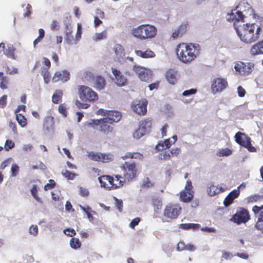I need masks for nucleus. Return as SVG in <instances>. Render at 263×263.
<instances>
[{
	"instance_id": "56",
	"label": "nucleus",
	"mask_w": 263,
	"mask_h": 263,
	"mask_svg": "<svg viewBox=\"0 0 263 263\" xmlns=\"http://www.w3.org/2000/svg\"><path fill=\"white\" fill-rule=\"evenodd\" d=\"M64 233L70 237H72L76 235V233L73 229L68 228L64 231Z\"/></svg>"
},
{
	"instance_id": "31",
	"label": "nucleus",
	"mask_w": 263,
	"mask_h": 263,
	"mask_svg": "<svg viewBox=\"0 0 263 263\" xmlns=\"http://www.w3.org/2000/svg\"><path fill=\"white\" fill-rule=\"evenodd\" d=\"M186 31V25L185 24H181L172 33V37L174 39L181 37L182 35L185 33Z\"/></svg>"
},
{
	"instance_id": "52",
	"label": "nucleus",
	"mask_w": 263,
	"mask_h": 263,
	"mask_svg": "<svg viewBox=\"0 0 263 263\" xmlns=\"http://www.w3.org/2000/svg\"><path fill=\"white\" fill-rule=\"evenodd\" d=\"M31 193L33 197L37 201L40 200V198L37 195V190L36 186L34 185L31 189Z\"/></svg>"
},
{
	"instance_id": "40",
	"label": "nucleus",
	"mask_w": 263,
	"mask_h": 263,
	"mask_svg": "<svg viewBox=\"0 0 263 263\" xmlns=\"http://www.w3.org/2000/svg\"><path fill=\"white\" fill-rule=\"evenodd\" d=\"M96 77L93 73L89 70H86L83 73V79L87 82L93 81Z\"/></svg>"
},
{
	"instance_id": "58",
	"label": "nucleus",
	"mask_w": 263,
	"mask_h": 263,
	"mask_svg": "<svg viewBox=\"0 0 263 263\" xmlns=\"http://www.w3.org/2000/svg\"><path fill=\"white\" fill-rule=\"evenodd\" d=\"M114 178H115V182H114L115 183L118 182L120 181H121V182H122L121 183H122V184L121 185V187L123 186L124 184L126 182L125 180H124V179H123V177L120 175H115Z\"/></svg>"
},
{
	"instance_id": "26",
	"label": "nucleus",
	"mask_w": 263,
	"mask_h": 263,
	"mask_svg": "<svg viewBox=\"0 0 263 263\" xmlns=\"http://www.w3.org/2000/svg\"><path fill=\"white\" fill-rule=\"evenodd\" d=\"M241 6L242 4L240 3L238 6V8H240V10L236 11L235 12H232L230 19H232L233 21H235L236 22H239L240 21H241L243 22H245V15L241 11L242 9Z\"/></svg>"
},
{
	"instance_id": "24",
	"label": "nucleus",
	"mask_w": 263,
	"mask_h": 263,
	"mask_svg": "<svg viewBox=\"0 0 263 263\" xmlns=\"http://www.w3.org/2000/svg\"><path fill=\"white\" fill-rule=\"evenodd\" d=\"M65 40L68 44L73 45L77 44L76 37H74L72 35V30L71 26H67L66 27Z\"/></svg>"
},
{
	"instance_id": "62",
	"label": "nucleus",
	"mask_w": 263,
	"mask_h": 263,
	"mask_svg": "<svg viewBox=\"0 0 263 263\" xmlns=\"http://www.w3.org/2000/svg\"><path fill=\"white\" fill-rule=\"evenodd\" d=\"M29 231L31 234L36 235L38 233V228L36 226L32 225L29 228Z\"/></svg>"
},
{
	"instance_id": "16",
	"label": "nucleus",
	"mask_w": 263,
	"mask_h": 263,
	"mask_svg": "<svg viewBox=\"0 0 263 263\" xmlns=\"http://www.w3.org/2000/svg\"><path fill=\"white\" fill-rule=\"evenodd\" d=\"M111 71L114 76L112 78V81L117 85L119 86H123L127 84V79L123 76L119 70L115 68H112Z\"/></svg>"
},
{
	"instance_id": "6",
	"label": "nucleus",
	"mask_w": 263,
	"mask_h": 263,
	"mask_svg": "<svg viewBox=\"0 0 263 263\" xmlns=\"http://www.w3.org/2000/svg\"><path fill=\"white\" fill-rule=\"evenodd\" d=\"M123 172V179L130 182L137 176V168L135 162H125L121 166Z\"/></svg>"
},
{
	"instance_id": "39",
	"label": "nucleus",
	"mask_w": 263,
	"mask_h": 263,
	"mask_svg": "<svg viewBox=\"0 0 263 263\" xmlns=\"http://www.w3.org/2000/svg\"><path fill=\"white\" fill-rule=\"evenodd\" d=\"M179 228L183 229V230H196L200 228V225L199 224H195V223H182L179 225Z\"/></svg>"
},
{
	"instance_id": "55",
	"label": "nucleus",
	"mask_w": 263,
	"mask_h": 263,
	"mask_svg": "<svg viewBox=\"0 0 263 263\" xmlns=\"http://www.w3.org/2000/svg\"><path fill=\"white\" fill-rule=\"evenodd\" d=\"M7 101V96L3 95L0 98V107L4 108L6 106Z\"/></svg>"
},
{
	"instance_id": "45",
	"label": "nucleus",
	"mask_w": 263,
	"mask_h": 263,
	"mask_svg": "<svg viewBox=\"0 0 263 263\" xmlns=\"http://www.w3.org/2000/svg\"><path fill=\"white\" fill-rule=\"evenodd\" d=\"M146 133V132H145L142 128H141L139 126V128L134 133L133 137L134 138L138 139L142 137Z\"/></svg>"
},
{
	"instance_id": "4",
	"label": "nucleus",
	"mask_w": 263,
	"mask_h": 263,
	"mask_svg": "<svg viewBox=\"0 0 263 263\" xmlns=\"http://www.w3.org/2000/svg\"><path fill=\"white\" fill-rule=\"evenodd\" d=\"M157 33L156 27L149 24H143L132 30V35L140 40L154 38Z\"/></svg>"
},
{
	"instance_id": "14",
	"label": "nucleus",
	"mask_w": 263,
	"mask_h": 263,
	"mask_svg": "<svg viewBox=\"0 0 263 263\" xmlns=\"http://www.w3.org/2000/svg\"><path fill=\"white\" fill-rule=\"evenodd\" d=\"M133 70L138 75V78L143 81L149 82L152 77V72L151 71L146 69L144 67L134 65Z\"/></svg>"
},
{
	"instance_id": "35",
	"label": "nucleus",
	"mask_w": 263,
	"mask_h": 263,
	"mask_svg": "<svg viewBox=\"0 0 263 263\" xmlns=\"http://www.w3.org/2000/svg\"><path fill=\"white\" fill-rule=\"evenodd\" d=\"M136 54L139 57L143 58H153L155 56L154 52L151 50H146L145 51H142L140 50L135 51Z\"/></svg>"
},
{
	"instance_id": "1",
	"label": "nucleus",
	"mask_w": 263,
	"mask_h": 263,
	"mask_svg": "<svg viewBox=\"0 0 263 263\" xmlns=\"http://www.w3.org/2000/svg\"><path fill=\"white\" fill-rule=\"evenodd\" d=\"M234 26L240 40L246 44H251L256 41L261 31V27L254 23H246L242 26H238L235 22Z\"/></svg>"
},
{
	"instance_id": "22",
	"label": "nucleus",
	"mask_w": 263,
	"mask_h": 263,
	"mask_svg": "<svg viewBox=\"0 0 263 263\" xmlns=\"http://www.w3.org/2000/svg\"><path fill=\"white\" fill-rule=\"evenodd\" d=\"M242 185L239 186L237 189H235L231 191L228 195L225 198L223 201V204L226 206H229L231 204L234 200L238 197L240 195V187Z\"/></svg>"
},
{
	"instance_id": "10",
	"label": "nucleus",
	"mask_w": 263,
	"mask_h": 263,
	"mask_svg": "<svg viewBox=\"0 0 263 263\" xmlns=\"http://www.w3.org/2000/svg\"><path fill=\"white\" fill-rule=\"evenodd\" d=\"M193 186L191 180L186 181L183 190L179 193L180 200L183 202L187 203L192 201L194 198Z\"/></svg>"
},
{
	"instance_id": "54",
	"label": "nucleus",
	"mask_w": 263,
	"mask_h": 263,
	"mask_svg": "<svg viewBox=\"0 0 263 263\" xmlns=\"http://www.w3.org/2000/svg\"><path fill=\"white\" fill-rule=\"evenodd\" d=\"M140 221V219L138 217L135 218L130 222L129 226L132 229H134L135 227L137 226Z\"/></svg>"
},
{
	"instance_id": "25",
	"label": "nucleus",
	"mask_w": 263,
	"mask_h": 263,
	"mask_svg": "<svg viewBox=\"0 0 263 263\" xmlns=\"http://www.w3.org/2000/svg\"><path fill=\"white\" fill-rule=\"evenodd\" d=\"M250 53L252 55L263 54V41L254 44L250 49Z\"/></svg>"
},
{
	"instance_id": "36",
	"label": "nucleus",
	"mask_w": 263,
	"mask_h": 263,
	"mask_svg": "<svg viewBox=\"0 0 263 263\" xmlns=\"http://www.w3.org/2000/svg\"><path fill=\"white\" fill-rule=\"evenodd\" d=\"M63 91L61 90H56L52 97V101L54 104L61 102L63 96Z\"/></svg>"
},
{
	"instance_id": "23",
	"label": "nucleus",
	"mask_w": 263,
	"mask_h": 263,
	"mask_svg": "<svg viewBox=\"0 0 263 263\" xmlns=\"http://www.w3.org/2000/svg\"><path fill=\"white\" fill-rule=\"evenodd\" d=\"M54 127V118L51 116L46 117L43 121V130L46 132L52 131Z\"/></svg>"
},
{
	"instance_id": "48",
	"label": "nucleus",
	"mask_w": 263,
	"mask_h": 263,
	"mask_svg": "<svg viewBox=\"0 0 263 263\" xmlns=\"http://www.w3.org/2000/svg\"><path fill=\"white\" fill-rule=\"evenodd\" d=\"M55 186V182L53 179H50L49 180V183L46 184L44 187V189L45 191H48L53 189Z\"/></svg>"
},
{
	"instance_id": "38",
	"label": "nucleus",
	"mask_w": 263,
	"mask_h": 263,
	"mask_svg": "<svg viewBox=\"0 0 263 263\" xmlns=\"http://www.w3.org/2000/svg\"><path fill=\"white\" fill-rule=\"evenodd\" d=\"M16 119L18 124L22 127H24L27 124V119L21 114H16Z\"/></svg>"
},
{
	"instance_id": "12",
	"label": "nucleus",
	"mask_w": 263,
	"mask_h": 263,
	"mask_svg": "<svg viewBox=\"0 0 263 263\" xmlns=\"http://www.w3.org/2000/svg\"><path fill=\"white\" fill-rule=\"evenodd\" d=\"M250 219L249 211L243 208H240L233 216L232 220L237 224L246 223Z\"/></svg>"
},
{
	"instance_id": "51",
	"label": "nucleus",
	"mask_w": 263,
	"mask_h": 263,
	"mask_svg": "<svg viewBox=\"0 0 263 263\" xmlns=\"http://www.w3.org/2000/svg\"><path fill=\"white\" fill-rule=\"evenodd\" d=\"M19 171V167L16 164H13L11 168V176H16Z\"/></svg>"
},
{
	"instance_id": "30",
	"label": "nucleus",
	"mask_w": 263,
	"mask_h": 263,
	"mask_svg": "<svg viewBox=\"0 0 263 263\" xmlns=\"http://www.w3.org/2000/svg\"><path fill=\"white\" fill-rule=\"evenodd\" d=\"M224 191V189L223 187H218L214 184H211L207 190L208 195L210 196H214Z\"/></svg>"
},
{
	"instance_id": "27",
	"label": "nucleus",
	"mask_w": 263,
	"mask_h": 263,
	"mask_svg": "<svg viewBox=\"0 0 263 263\" xmlns=\"http://www.w3.org/2000/svg\"><path fill=\"white\" fill-rule=\"evenodd\" d=\"M93 81V86L97 90H102L104 89L106 83L105 78L101 76H96Z\"/></svg>"
},
{
	"instance_id": "32",
	"label": "nucleus",
	"mask_w": 263,
	"mask_h": 263,
	"mask_svg": "<svg viewBox=\"0 0 263 263\" xmlns=\"http://www.w3.org/2000/svg\"><path fill=\"white\" fill-rule=\"evenodd\" d=\"M124 160L127 159H135L138 160H142L143 158V154L139 152H127L122 157Z\"/></svg>"
},
{
	"instance_id": "49",
	"label": "nucleus",
	"mask_w": 263,
	"mask_h": 263,
	"mask_svg": "<svg viewBox=\"0 0 263 263\" xmlns=\"http://www.w3.org/2000/svg\"><path fill=\"white\" fill-rule=\"evenodd\" d=\"M82 33V27L81 24H78L77 31L75 36L76 41H79L81 37Z\"/></svg>"
},
{
	"instance_id": "33",
	"label": "nucleus",
	"mask_w": 263,
	"mask_h": 263,
	"mask_svg": "<svg viewBox=\"0 0 263 263\" xmlns=\"http://www.w3.org/2000/svg\"><path fill=\"white\" fill-rule=\"evenodd\" d=\"M0 88L3 89H7L8 88L9 84V79L6 77L4 76V72H0Z\"/></svg>"
},
{
	"instance_id": "46",
	"label": "nucleus",
	"mask_w": 263,
	"mask_h": 263,
	"mask_svg": "<svg viewBox=\"0 0 263 263\" xmlns=\"http://www.w3.org/2000/svg\"><path fill=\"white\" fill-rule=\"evenodd\" d=\"M67 107L65 104H61L58 107L59 112L62 114L64 117H67Z\"/></svg>"
},
{
	"instance_id": "50",
	"label": "nucleus",
	"mask_w": 263,
	"mask_h": 263,
	"mask_svg": "<svg viewBox=\"0 0 263 263\" xmlns=\"http://www.w3.org/2000/svg\"><path fill=\"white\" fill-rule=\"evenodd\" d=\"M232 154V151L228 149H222L219 152V156H228Z\"/></svg>"
},
{
	"instance_id": "11",
	"label": "nucleus",
	"mask_w": 263,
	"mask_h": 263,
	"mask_svg": "<svg viewBox=\"0 0 263 263\" xmlns=\"http://www.w3.org/2000/svg\"><path fill=\"white\" fill-rule=\"evenodd\" d=\"M234 68L241 76H248L254 69V64L252 62L245 63L239 61L235 64Z\"/></svg>"
},
{
	"instance_id": "17",
	"label": "nucleus",
	"mask_w": 263,
	"mask_h": 263,
	"mask_svg": "<svg viewBox=\"0 0 263 263\" xmlns=\"http://www.w3.org/2000/svg\"><path fill=\"white\" fill-rule=\"evenodd\" d=\"M252 211L254 214H258V220L255 224V227L258 230L263 232V205L260 206L254 205L252 208Z\"/></svg>"
},
{
	"instance_id": "34",
	"label": "nucleus",
	"mask_w": 263,
	"mask_h": 263,
	"mask_svg": "<svg viewBox=\"0 0 263 263\" xmlns=\"http://www.w3.org/2000/svg\"><path fill=\"white\" fill-rule=\"evenodd\" d=\"M152 120L149 119H146L141 121L139 124V126L146 132V133L149 132L152 128Z\"/></svg>"
},
{
	"instance_id": "7",
	"label": "nucleus",
	"mask_w": 263,
	"mask_h": 263,
	"mask_svg": "<svg viewBox=\"0 0 263 263\" xmlns=\"http://www.w3.org/2000/svg\"><path fill=\"white\" fill-rule=\"evenodd\" d=\"M181 211L182 208L180 204L170 203L165 206L163 215L167 218L174 219L178 217Z\"/></svg>"
},
{
	"instance_id": "59",
	"label": "nucleus",
	"mask_w": 263,
	"mask_h": 263,
	"mask_svg": "<svg viewBox=\"0 0 263 263\" xmlns=\"http://www.w3.org/2000/svg\"><path fill=\"white\" fill-rule=\"evenodd\" d=\"M238 95L239 97H243L246 93L245 89L241 86L237 88Z\"/></svg>"
},
{
	"instance_id": "61",
	"label": "nucleus",
	"mask_w": 263,
	"mask_h": 263,
	"mask_svg": "<svg viewBox=\"0 0 263 263\" xmlns=\"http://www.w3.org/2000/svg\"><path fill=\"white\" fill-rule=\"evenodd\" d=\"M9 126L11 129H12L14 134H17V126L15 123L13 122L12 121H10L9 122Z\"/></svg>"
},
{
	"instance_id": "15",
	"label": "nucleus",
	"mask_w": 263,
	"mask_h": 263,
	"mask_svg": "<svg viewBox=\"0 0 263 263\" xmlns=\"http://www.w3.org/2000/svg\"><path fill=\"white\" fill-rule=\"evenodd\" d=\"M147 101L143 99L139 101H133L132 103V108L134 111L139 115H145L147 112Z\"/></svg>"
},
{
	"instance_id": "37",
	"label": "nucleus",
	"mask_w": 263,
	"mask_h": 263,
	"mask_svg": "<svg viewBox=\"0 0 263 263\" xmlns=\"http://www.w3.org/2000/svg\"><path fill=\"white\" fill-rule=\"evenodd\" d=\"M263 199V195L258 194L251 195L247 197L246 198L247 202L248 203H254L259 201Z\"/></svg>"
},
{
	"instance_id": "29",
	"label": "nucleus",
	"mask_w": 263,
	"mask_h": 263,
	"mask_svg": "<svg viewBox=\"0 0 263 263\" xmlns=\"http://www.w3.org/2000/svg\"><path fill=\"white\" fill-rule=\"evenodd\" d=\"M16 48L12 44H9L7 46L5 50L4 51V54L8 58H11L13 60L16 59V55L15 52Z\"/></svg>"
},
{
	"instance_id": "63",
	"label": "nucleus",
	"mask_w": 263,
	"mask_h": 263,
	"mask_svg": "<svg viewBox=\"0 0 263 263\" xmlns=\"http://www.w3.org/2000/svg\"><path fill=\"white\" fill-rule=\"evenodd\" d=\"M165 146L163 141H160L158 144L156 146V149L158 151H161L165 149Z\"/></svg>"
},
{
	"instance_id": "43",
	"label": "nucleus",
	"mask_w": 263,
	"mask_h": 263,
	"mask_svg": "<svg viewBox=\"0 0 263 263\" xmlns=\"http://www.w3.org/2000/svg\"><path fill=\"white\" fill-rule=\"evenodd\" d=\"M107 31L104 30L101 32L96 33L93 37V39L95 41H98L101 40H103L106 38Z\"/></svg>"
},
{
	"instance_id": "2",
	"label": "nucleus",
	"mask_w": 263,
	"mask_h": 263,
	"mask_svg": "<svg viewBox=\"0 0 263 263\" xmlns=\"http://www.w3.org/2000/svg\"><path fill=\"white\" fill-rule=\"evenodd\" d=\"M200 50V46L198 44L180 43L176 47V53L180 61L189 64L196 59Z\"/></svg>"
},
{
	"instance_id": "28",
	"label": "nucleus",
	"mask_w": 263,
	"mask_h": 263,
	"mask_svg": "<svg viewBox=\"0 0 263 263\" xmlns=\"http://www.w3.org/2000/svg\"><path fill=\"white\" fill-rule=\"evenodd\" d=\"M151 203L152 205L154 210L157 212L161 209L162 206V202L161 198L157 196H153L151 199Z\"/></svg>"
},
{
	"instance_id": "64",
	"label": "nucleus",
	"mask_w": 263,
	"mask_h": 263,
	"mask_svg": "<svg viewBox=\"0 0 263 263\" xmlns=\"http://www.w3.org/2000/svg\"><path fill=\"white\" fill-rule=\"evenodd\" d=\"M153 183L150 181V180L147 178L146 180L144 181L142 186L144 187H150L153 186Z\"/></svg>"
},
{
	"instance_id": "13",
	"label": "nucleus",
	"mask_w": 263,
	"mask_h": 263,
	"mask_svg": "<svg viewBox=\"0 0 263 263\" xmlns=\"http://www.w3.org/2000/svg\"><path fill=\"white\" fill-rule=\"evenodd\" d=\"M228 86L226 79L217 78L212 82L211 90L214 94L221 92Z\"/></svg>"
},
{
	"instance_id": "57",
	"label": "nucleus",
	"mask_w": 263,
	"mask_h": 263,
	"mask_svg": "<svg viewBox=\"0 0 263 263\" xmlns=\"http://www.w3.org/2000/svg\"><path fill=\"white\" fill-rule=\"evenodd\" d=\"M160 159L170 160L171 158V153L167 151H165L162 154H161L160 156Z\"/></svg>"
},
{
	"instance_id": "18",
	"label": "nucleus",
	"mask_w": 263,
	"mask_h": 263,
	"mask_svg": "<svg viewBox=\"0 0 263 263\" xmlns=\"http://www.w3.org/2000/svg\"><path fill=\"white\" fill-rule=\"evenodd\" d=\"M88 156L92 160L104 163L108 162L111 160L110 155L101 153L90 152L88 153Z\"/></svg>"
},
{
	"instance_id": "5",
	"label": "nucleus",
	"mask_w": 263,
	"mask_h": 263,
	"mask_svg": "<svg viewBox=\"0 0 263 263\" xmlns=\"http://www.w3.org/2000/svg\"><path fill=\"white\" fill-rule=\"evenodd\" d=\"M88 125L93 129H97L104 135H109L114 131V124H111L106 119L101 118L100 119L92 120L91 122L88 123Z\"/></svg>"
},
{
	"instance_id": "3",
	"label": "nucleus",
	"mask_w": 263,
	"mask_h": 263,
	"mask_svg": "<svg viewBox=\"0 0 263 263\" xmlns=\"http://www.w3.org/2000/svg\"><path fill=\"white\" fill-rule=\"evenodd\" d=\"M78 94L82 102L77 100L74 104L79 109H87L90 106L91 103L98 99L97 93L86 85L78 86Z\"/></svg>"
},
{
	"instance_id": "8",
	"label": "nucleus",
	"mask_w": 263,
	"mask_h": 263,
	"mask_svg": "<svg viewBox=\"0 0 263 263\" xmlns=\"http://www.w3.org/2000/svg\"><path fill=\"white\" fill-rule=\"evenodd\" d=\"M98 180L101 186L108 190L118 189L122 184L121 181L115 183L114 177L109 175H102L98 178Z\"/></svg>"
},
{
	"instance_id": "44",
	"label": "nucleus",
	"mask_w": 263,
	"mask_h": 263,
	"mask_svg": "<svg viewBox=\"0 0 263 263\" xmlns=\"http://www.w3.org/2000/svg\"><path fill=\"white\" fill-rule=\"evenodd\" d=\"M62 174L68 180H73L77 175L76 173L70 172L66 170H63Z\"/></svg>"
},
{
	"instance_id": "19",
	"label": "nucleus",
	"mask_w": 263,
	"mask_h": 263,
	"mask_svg": "<svg viewBox=\"0 0 263 263\" xmlns=\"http://www.w3.org/2000/svg\"><path fill=\"white\" fill-rule=\"evenodd\" d=\"M70 79V73L67 70H63L62 71H58L55 72L52 77V81L53 82H57L61 81L62 82L65 83Z\"/></svg>"
},
{
	"instance_id": "53",
	"label": "nucleus",
	"mask_w": 263,
	"mask_h": 263,
	"mask_svg": "<svg viewBox=\"0 0 263 263\" xmlns=\"http://www.w3.org/2000/svg\"><path fill=\"white\" fill-rule=\"evenodd\" d=\"M116 206L119 212H122L123 210V201L121 199H118L115 198Z\"/></svg>"
},
{
	"instance_id": "60",
	"label": "nucleus",
	"mask_w": 263,
	"mask_h": 263,
	"mask_svg": "<svg viewBox=\"0 0 263 263\" xmlns=\"http://www.w3.org/2000/svg\"><path fill=\"white\" fill-rule=\"evenodd\" d=\"M197 92V90L196 89L192 88L189 90H186L184 91L182 93V95L184 96H187L195 94Z\"/></svg>"
},
{
	"instance_id": "20",
	"label": "nucleus",
	"mask_w": 263,
	"mask_h": 263,
	"mask_svg": "<svg viewBox=\"0 0 263 263\" xmlns=\"http://www.w3.org/2000/svg\"><path fill=\"white\" fill-rule=\"evenodd\" d=\"M121 118L122 114L120 112L117 110H108L106 117L103 118L106 119L110 124H114V123L119 122Z\"/></svg>"
},
{
	"instance_id": "9",
	"label": "nucleus",
	"mask_w": 263,
	"mask_h": 263,
	"mask_svg": "<svg viewBox=\"0 0 263 263\" xmlns=\"http://www.w3.org/2000/svg\"><path fill=\"white\" fill-rule=\"evenodd\" d=\"M236 142L240 145L247 148L251 152L256 151V148L251 144V138L245 134L238 132L235 136Z\"/></svg>"
},
{
	"instance_id": "42",
	"label": "nucleus",
	"mask_w": 263,
	"mask_h": 263,
	"mask_svg": "<svg viewBox=\"0 0 263 263\" xmlns=\"http://www.w3.org/2000/svg\"><path fill=\"white\" fill-rule=\"evenodd\" d=\"M70 247L74 249H78L81 247V243L78 238H72L70 241Z\"/></svg>"
},
{
	"instance_id": "47",
	"label": "nucleus",
	"mask_w": 263,
	"mask_h": 263,
	"mask_svg": "<svg viewBox=\"0 0 263 263\" xmlns=\"http://www.w3.org/2000/svg\"><path fill=\"white\" fill-rule=\"evenodd\" d=\"M14 146V142L11 140L8 139L5 142L4 148L6 151H9L10 149L13 148Z\"/></svg>"
},
{
	"instance_id": "41",
	"label": "nucleus",
	"mask_w": 263,
	"mask_h": 263,
	"mask_svg": "<svg viewBox=\"0 0 263 263\" xmlns=\"http://www.w3.org/2000/svg\"><path fill=\"white\" fill-rule=\"evenodd\" d=\"M41 75L43 77L44 81L46 84L49 83L50 80V74L48 68H42Z\"/></svg>"
},
{
	"instance_id": "21",
	"label": "nucleus",
	"mask_w": 263,
	"mask_h": 263,
	"mask_svg": "<svg viewBox=\"0 0 263 263\" xmlns=\"http://www.w3.org/2000/svg\"><path fill=\"white\" fill-rule=\"evenodd\" d=\"M165 77L169 84L175 85L178 82L179 74L176 70L171 68L166 71Z\"/></svg>"
}]
</instances>
